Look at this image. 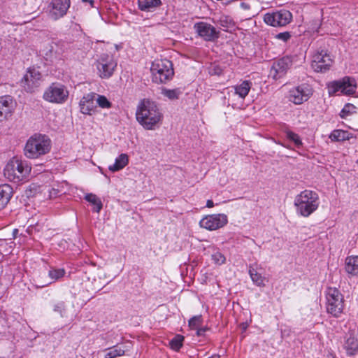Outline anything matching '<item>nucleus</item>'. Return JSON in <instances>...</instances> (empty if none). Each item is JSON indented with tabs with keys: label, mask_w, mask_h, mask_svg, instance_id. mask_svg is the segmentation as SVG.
<instances>
[{
	"label": "nucleus",
	"mask_w": 358,
	"mask_h": 358,
	"mask_svg": "<svg viewBox=\"0 0 358 358\" xmlns=\"http://www.w3.org/2000/svg\"><path fill=\"white\" fill-rule=\"evenodd\" d=\"M214 206H215L214 203L212 200L209 199L206 201V207L207 208H213Z\"/></svg>",
	"instance_id": "obj_46"
},
{
	"label": "nucleus",
	"mask_w": 358,
	"mask_h": 358,
	"mask_svg": "<svg viewBox=\"0 0 358 358\" xmlns=\"http://www.w3.org/2000/svg\"><path fill=\"white\" fill-rule=\"evenodd\" d=\"M66 273L64 268H52L48 272V275L50 279L54 282L63 278Z\"/></svg>",
	"instance_id": "obj_33"
},
{
	"label": "nucleus",
	"mask_w": 358,
	"mask_h": 358,
	"mask_svg": "<svg viewBox=\"0 0 358 358\" xmlns=\"http://www.w3.org/2000/svg\"><path fill=\"white\" fill-rule=\"evenodd\" d=\"M3 70L1 69V68H0V85L2 84L3 82Z\"/></svg>",
	"instance_id": "obj_47"
},
{
	"label": "nucleus",
	"mask_w": 358,
	"mask_h": 358,
	"mask_svg": "<svg viewBox=\"0 0 358 358\" xmlns=\"http://www.w3.org/2000/svg\"><path fill=\"white\" fill-rule=\"evenodd\" d=\"M117 66V62L111 55L103 54L96 62L98 75L101 78L108 79L112 76Z\"/></svg>",
	"instance_id": "obj_9"
},
{
	"label": "nucleus",
	"mask_w": 358,
	"mask_h": 358,
	"mask_svg": "<svg viewBox=\"0 0 358 358\" xmlns=\"http://www.w3.org/2000/svg\"><path fill=\"white\" fill-rule=\"evenodd\" d=\"M220 24L225 31H228L229 29L232 28L234 26V24L231 19L227 16H223L220 17Z\"/></svg>",
	"instance_id": "obj_38"
},
{
	"label": "nucleus",
	"mask_w": 358,
	"mask_h": 358,
	"mask_svg": "<svg viewBox=\"0 0 358 358\" xmlns=\"http://www.w3.org/2000/svg\"><path fill=\"white\" fill-rule=\"evenodd\" d=\"M326 308L329 313L338 317L343 310V296L335 287H329L326 291Z\"/></svg>",
	"instance_id": "obj_7"
},
{
	"label": "nucleus",
	"mask_w": 358,
	"mask_h": 358,
	"mask_svg": "<svg viewBox=\"0 0 358 358\" xmlns=\"http://www.w3.org/2000/svg\"><path fill=\"white\" fill-rule=\"evenodd\" d=\"M202 323L201 315L194 316L191 318L189 321V326L192 329H196Z\"/></svg>",
	"instance_id": "obj_39"
},
{
	"label": "nucleus",
	"mask_w": 358,
	"mask_h": 358,
	"mask_svg": "<svg viewBox=\"0 0 358 358\" xmlns=\"http://www.w3.org/2000/svg\"><path fill=\"white\" fill-rule=\"evenodd\" d=\"M70 189V185L68 182L63 181L54 184L51 188H48V198L53 199L62 194H66Z\"/></svg>",
	"instance_id": "obj_20"
},
{
	"label": "nucleus",
	"mask_w": 358,
	"mask_h": 358,
	"mask_svg": "<svg viewBox=\"0 0 358 358\" xmlns=\"http://www.w3.org/2000/svg\"><path fill=\"white\" fill-rule=\"evenodd\" d=\"M70 0H52L48 5V15L53 20L63 17L70 8Z\"/></svg>",
	"instance_id": "obj_15"
},
{
	"label": "nucleus",
	"mask_w": 358,
	"mask_h": 358,
	"mask_svg": "<svg viewBox=\"0 0 358 358\" xmlns=\"http://www.w3.org/2000/svg\"><path fill=\"white\" fill-rule=\"evenodd\" d=\"M344 348L348 355H354L358 351V339L355 335L347 336Z\"/></svg>",
	"instance_id": "obj_25"
},
{
	"label": "nucleus",
	"mask_w": 358,
	"mask_h": 358,
	"mask_svg": "<svg viewBox=\"0 0 358 358\" xmlns=\"http://www.w3.org/2000/svg\"><path fill=\"white\" fill-rule=\"evenodd\" d=\"M150 71L152 81L155 83H166L174 75L172 62L166 59H156L151 65Z\"/></svg>",
	"instance_id": "obj_5"
},
{
	"label": "nucleus",
	"mask_w": 358,
	"mask_h": 358,
	"mask_svg": "<svg viewBox=\"0 0 358 358\" xmlns=\"http://www.w3.org/2000/svg\"><path fill=\"white\" fill-rule=\"evenodd\" d=\"M135 115L138 123L146 130H155L163 120L158 104L149 99H143L138 102Z\"/></svg>",
	"instance_id": "obj_1"
},
{
	"label": "nucleus",
	"mask_w": 358,
	"mask_h": 358,
	"mask_svg": "<svg viewBox=\"0 0 358 358\" xmlns=\"http://www.w3.org/2000/svg\"><path fill=\"white\" fill-rule=\"evenodd\" d=\"M31 171L27 162L13 157L6 164L3 175L9 181L20 183L28 180Z\"/></svg>",
	"instance_id": "obj_2"
},
{
	"label": "nucleus",
	"mask_w": 358,
	"mask_h": 358,
	"mask_svg": "<svg viewBox=\"0 0 358 358\" xmlns=\"http://www.w3.org/2000/svg\"><path fill=\"white\" fill-rule=\"evenodd\" d=\"M357 107L352 103H346L341 110L340 116L345 118L347 116L356 113Z\"/></svg>",
	"instance_id": "obj_35"
},
{
	"label": "nucleus",
	"mask_w": 358,
	"mask_h": 358,
	"mask_svg": "<svg viewBox=\"0 0 358 358\" xmlns=\"http://www.w3.org/2000/svg\"><path fill=\"white\" fill-rule=\"evenodd\" d=\"M58 45L56 43L50 45V49L49 50L50 57L55 56V57H58L61 55L62 52L56 49Z\"/></svg>",
	"instance_id": "obj_41"
},
{
	"label": "nucleus",
	"mask_w": 358,
	"mask_h": 358,
	"mask_svg": "<svg viewBox=\"0 0 358 358\" xmlns=\"http://www.w3.org/2000/svg\"><path fill=\"white\" fill-rule=\"evenodd\" d=\"M85 199L90 204L94 206V211L99 213L102 208L103 204L101 199L92 193L85 194Z\"/></svg>",
	"instance_id": "obj_30"
},
{
	"label": "nucleus",
	"mask_w": 358,
	"mask_h": 358,
	"mask_svg": "<svg viewBox=\"0 0 358 358\" xmlns=\"http://www.w3.org/2000/svg\"><path fill=\"white\" fill-rule=\"evenodd\" d=\"M320 199L318 194L311 190L306 189L299 194L294 199L296 214L308 217L319 207Z\"/></svg>",
	"instance_id": "obj_3"
},
{
	"label": "nucleus",
	"mask_w": 358,
	"mask_h": 358,
	"mask_svg": "<svg viewBox=\"0 0 358 358\" xmlns=\"http://www.w3.org/2000/svg\"><path fill=\"white\" fill-rule=\"evenodd\" d=\"M327 87L329 94H335L340 92L343 95H352L355 93L357 84L354 78L345 76L338 80L330 82Z\"/></svg>",
	"instance_id": "obj_8"
},
{
	"label": "nucleus",
	"mask_w": 358,
	"mask_h": 358,
	"mask_svg": "<svg viewBox=\"0 0 358 358\" xmlns=\"http://www.w3.org/2000/svg\"><path fill=\"white\" fill-rule=\"evenodd\" d=\"M292 65V61L288 57H283L275 62L271 69V75L275 80L282 78Z\"/></svg>",
	"instance_id": "obj_18"
},
{
	"label": "nucleus",
	"mask_w": 358,
	"mask_h": 358,
	"mask_svg": "<svg viewBox=\"0 0 358 358\" xmlns=\"http://www.w3.org/2000/svg\"><path fill=\"white\" fill-rule=\"evenodd\" d=\"M329 139L334 142L348 141L353 138V134L343 129H335L329 136Z\"/></svg>",
	"instance_id": "obj_24"
},
{
	"label": "nucleus",
	"mask_w": 358,
	"mask_h": 358,
	"mask_svg": "<svg viewBox=\"0 0 358 358\" xmlns=\"http://www.w3.org/2000/svg\"><path fill=\"white\" fill-rule=\"evenodd\" d=\"M285 134L286 137L292 141L297 148H300L302 145L301 139L297 134L292 131H287Z\"/></svg>",
	"instance_id": "obj_36"
},
{
	"label": "nucleus",
	"mask_w": 358,
	"mask_h": 358,
	"mask_svg": "<svg viewBox=\"0 0 358 358\" xmlns=\"http://www.w3.org/2000/svg\"><path fill=\"white\" fill-rule=\"evenodd\" d=\"M82 2L87 6L88 9L94 7V0H82Z\"/></svg>",
	"instance_id": "obj_44"
},
{
	"label": "nucleus",
	"mask_w": 358,
	"mask_h": 358,
	"mask_svg": "<svg viewBox=\"0 0 358 358\" xmlns=\"http://www.w3.org/2000/svg\"><path fill=\"white\" fill-rule=\"evenodd\" d=\"M251 87L252 83L250 81L244 80L233 87L234 92L231 96H238L243 101L248 96Z\"/></svg>",
	"instance_id": "obj_21"
},
{
	"label": "nucleus",
	"mask_w": 358,
	"mask_h": 358,
	"mask_svg": "<svg viewBox=\"0 0 358 358\" xmlns=\"http://www.w3.org/2000/svg\"><path fill=\"white\" fill-rule=\"evenodd\" d=\"M249 274L253 283L258 287H264L268 279L257 271V269L250 266L249 268Z\"/></svg>",
	"instance_id": "obj_26"
},
{
	"label": "nucleus",
	"mask_w": 358,
	"mask_h": 358,
	"mask_svg": "<svg viewBox=\"0 0 358 358\" xmlns=\"http://www.w3.org/2000/svg\"><path fill=\"white\" fill-rule=\"evenodd\" d=\"M228 223V217L224 213L207 215L201 218L199 225L208 231H215L223 228Z\"/></svg>",
	"instance_id": "obj_10"
},
{
	"label": "nucleus",
	"mask_w": 358,
	"mask_h": 358,
	"mask_svg": "<svg viewBox=\"0 0 358 358\" xmlns=\"http://www.w3.org/2000/svg\"><path fill=\"white\" fill-rule=\"evenodd\" d=\"M69 91L67 87L60 83H53L44 91L43 98L47 102L63 104L69 99Z\"/></svg>",
	"instance_id": "obj_6"
},
{
	"label": "nucleus",
	"mask_w": 358,
	"mask_h": 358,
	"mask_svg": "<svg viewBox=\"0 0 358 358\" xmlns=\"http://www.w3.org/2000/svg\"><path fill=\"white\" fill-rule=\"evenodd\" d=\"M41 187L36 185L31 184L29 186V188L26 190V195L28 197L34 196L39 191Z\"/></svg>",
	"instance_id": "obj_40"
},
{
	"label": "nucleus",
	"mask_w": 358,
	"mask_h": 358,
	"mask_svg": "<svg viewBox=\"0 0 358 358\" xmlns=\"http://www.w3.org/2000/svg\"><path fill=\"white\" fill-rule=\"evenodd\" d=\"M138 8L143 11H152L162 4L161 0H138Z\"/></svg>",
	"instance_id": "obj_28"
},
{
	"label": "nucleus",
	"mask_w": 358,
	"mask_h": 358,
	"mask_svg": "<svg viewBox=\"0 0 358 358\" xmlns=\"http://www.w3.org/2000/svg\"><path fill=\"white\" fill-rule=\"evenodd\" d=\"M345 271L352 275H358V256H350L346 258Z\"/></svg>",
	"instance_id": "obj_27"
},
{
	"label": "nucleus",
	"mask_w": 358,
	"mask_h": 358,
	"mask_svg": "<svg viewBox=\"0 0 358 358\" xmlns=\"http://www.w3.org/2000/svg\"><path fill=\"white\" fill-rule=\"evenodd\" d=\"M41 74L35 69H29L21 80V85L27 92H32L41 84Z\"/></svg>",
	"instance_id": "obj_16"
},
{
	"label": "nucleus",
	"mask_w": 358,
	"mask_h": 358,
	"mask_svg": "<svg viewBox=\"0 0 358 358\" xmlns=\"http://www.w3.org/2000/svg\"><path fill=\"white\" fill-rule=\"evenodd\" d=\"M290 37H291V35H290L289 32H287V31L279 33L275 36L276 38L281 40L284 42L287 41L290 38Z\"/></svg>",
	"instance_id": "obj_42"
},
{
	"label": "nucleus",
	"mask_w": 358,
	"mask_h": 358,
	"mask_svg": "<svg viewBox=\"0 0 358 358\" xmlns=\"http://www.w3.org/2000/svg\"><path fill=\"white\" fill-rule=\"evenodd\" d=\"M95 101L96 105L102 109H109L112 107V103L104 95L96 94Z\"/></svg>",
	"instance_id": "obj_31"
},
{
	"label": "nucleus",
	"mask_w": 358,
	"mask_h": 358,
	"mask_svg": "<svg viewBox=\"0 0 358 358\" xmlns=\"http://www.w3.org/2000/svg\"><path fill=\"white\" fill-rule=\"evenodd\" d=\"M194 29L197 35L206 41H214L219 38V31L215 27L206 22L195 23Z\"/></svg>",
	"instance_id": "obj_14"
},
{
	"label": "nucleus",
	"mask_w": 358,
	"mask_h": 358,
	"mask_svg": "<svg viewBox=\"0 0 358 358\" xmlns=\"http://www.w3.org/2000/svg\"><path fill=\"white\" fill-rule=\"evenodd\" d=\"M104 358H117L124 355L125 350L120 345H114L104 350Z\"/></svg>",
	"instance_id": "obj_29"
},
{
	"label": "nucleus",
	"mask_w": 358,
	"mask_h": 358,
	"mask_svg": "<svg viewBox=\"0 0 358 358\" xmlns=\"http://www.w3.org/2000/svg\"><path fill=\"white\" fill-rule=\"evenodd\" d=\"M162 94L170 100H176L179 98V96L181 94V91L179 89H163Z\"/></svg>",
	"instance_id": "obj_34"
},
{
	"label": "nucleus",
	"mask_w": 358,
	"mask_h": 358,
	"mask_svg": "<svg viewBox=\"0 0 358 358\" xmlns=\"http://www.w3.org/2000/svg\"><path fill=\"white\" fill-rule=\"evenodd\" d=\"M313 94L312 87L307 83H303L289 90L288 99L294 104L299 105L307 101Z\"/></svg>",
	"instance_id": "obj_11"
},
{
	"label": "nucleus",
	"mask_w": 358,
	"mask_h": 358,
	"mask_svg": "<svg viewBox=\"0 0 358 358\" xmlns=\"http://www.w3.org/2000/svg\"><path fill=\"white\" fill-rule=\"evenodd\" d=\"M196 335L200 336L204 335L205 332L207 330V328L206 327H203V328L198 327V329H196Z\"/></svg>",
	"instance_id": "obj_45"
},
{
	"label": "nucleus",
	"mask_w": 358,
	"mask_h": 358,
	"mask_svg": "<svg viewBox=\"0 0 358 358\" xmlns=\"http://www.w3.org/2000/svg\"><path fill=\"white\" fill-rule=\"evenodd\" d=\"M50 148L51 141L47 136L35 134L27 141L24 153L29 159H37L49 152Z\"/></svg>",
	"instance_id": "obj_4"
},
{
	"label": "nucleus",
	"mask_w": 358,
	"mask_h": 358,
	"mask_svg": "<svg viewBox=\"0 0 358 358\" xmlns=\"http://www.w3.org/2000/svg\"><path fill=\"white\" fill-rule=\"evenodd\" d=\"M184 337L181 335H176L174 336L169 343L170 347L175 351H178L182 346Z\"/></svg>",
	"instance_id": "obj_32"
},
{
	"label": "nucleus",
	"mask_w": 358,
	"mask_h": 358,
	"mask_svg": "<svg viewBox=\"0 0 358 358\" xmlns=\"http://www.w3.org/2000/svg\"><path fill=\"white\" fill-rule=\"evenodd\" d=\"M96 93H88L85 94L79 101V108L81 113L92 115L96 109L94 103Z\"/></svg>",
	"instance_id": "obj_17"
},
{
	"label": "nucleus",
	"mask_w": 358,
	"mask_h": 358,
	"mask_svg": "<svg viewBox=\"0 0 358 358\" xmlns=\"http://www.w3.org/2000/svg\"><path fill=\"white\" fill-rule=\"evenodd\" d=\"M212 260L215 264L222 265L225 263L226 258L222 252L217 250L212 255Z\"/></svg>",
	"instance_id": "obj_37"
},
{
	"label": "nucleus",
	"mask_w": 358,
	"mask_h": 358,
	"mask_svg": "<svg viewBox=\"0 0 358 358\" xmlns=\"http://www.w3.org/2000/svg\"><path fill=\"white\" fill-rule=\"evenodd\" d=\"M13 196V188L10 185L4 184L0 185V210L4 208Z\"/></svg>",
	"instance_id": "obj_22"
},
{
	"label": "nucleus",
	"mask_w": 358,
	"mask_h": 358,
	"mask_svg": "<svg viewBox=\"0 0 358 358\" xmlns=\"http://www.w3.org/2000/svg\"><path fill=\"white\" fill-rule=\"evenodd\" d=\"M15 108V101L10 96H0V120L6 119Z\"/></svg>",
	"instance_id": "obj_19"
},
{
	"label": "nucleus",
	"mask_w": 358,
	"mask_h": 358,
	"mask_svg": "<svg viewBox=\"0 0 358 358\" xmlns=\"http://www.w3.org/2000/svg\"><path fill=\"white\" fill-rule=\"evenodd\" d=\"M332 64L333 60L326 50H317L313 55L311 67L315 72H325Z\"/></svg>",
	"instance_id": "obj_13"
},
{
	"label": "nucleus",
	"mask_w": 358,
	"mask_h": 358,
	"mask_svg": "<svg viewBox=\"0 0 358 358\" xmlns=\"http://www.w3.org/2000/svg\"><path fill=\"white\" fill-rule=\"evenodd\" d=\"M64 309L65 306L64 302H58L54 306V310L60 313L61 315L62 314Z\"/></svg>",
	"instance_id": "obj_43"
},
{
	"label": "nucleus",
	"mask_w": 358,
	"mask_h": 358,
	"mask_svg": "<svg viewBox=\"0 0 358 358\" xmlns=\"http://www.w3.org/2000/svg\"><path fill=\"white\" fill-rule=\"evenodd\" d=\"M292 13L287 10H280L275 12L267 13L264 15V22L272 27L286 26L292 21Z\"/></svg>",
	"instance_id": "obj_12"
},
{
	"label": "nucleus",
	"mask_w": 358,
	"mask_h": 358,
	"mask_svg": "<svg viewBox=\"0 0 358 358\" xmlns=\"http://www.w3.org/2000/svg\"><path fill=\"white\" fill-rule=\"evenodd\" d=\"M129 164V156L126 153H122L115 159L113 164L108 166L111 172H117L123 169Z\"/></svg>",
	"instance_id": "obj_23"
}]
</instances>
